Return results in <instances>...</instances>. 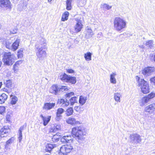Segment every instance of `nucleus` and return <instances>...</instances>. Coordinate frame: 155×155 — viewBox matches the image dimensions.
<instances>
[{
    "label": "nucleus",
    "mask_w": 155,
    "mask_h": 155,
    "mask_svg": "<svg viewBox=\"0 0 155 155\" xmlns=\"http://www.w3.org/2000/svg\"><path fill=\"white\" fill-rule=\"evenodd\" d=\"M86 130L84 126H80L73 127L72 130V134L78 141L80 143L84 140V136L86 135Z\"/></svg>",
    "instance_id": "1"
},
{
    "label": "nucleus",
    "mask_w": 155,
    "mask_h": 155,
    "mask_svg": "<svg viewBox=\"0 0 155 155\" xmlns=\"http://www.w3.org/2000/svg\"><path fill=\"white\" fill-rule=\"evenodd\" d=\"M39 44L35 45L36 55L40 60H42L46 56V53L43 49L46 48V44L44 38H41Z\"/></svg>",
    "instance_id": "2"
},
{
    "label": "nucleus",
    "mask_w": 155,
    "mask_h": 155,
    "mask_svg": "<svg viewBox=\"0 0 155 155\" xmlns=\"http://www.w3.org/2000/svg\"><path fill=\"white\" fill-rule=\"evenodd\" d=\"M114 25L115 30L120 31L126 27V21L120 17H117L114 19Z\"/></svg>",
    "instance_id": "3"
},
{
    "label": "nucleus",
    "mask_w": 155,
    "mask_h": 155,
    "mask_svg": "<svg viewBox=\"0 0 155 155\" xmlns=\"http://www.w3.org/2000/svg\"><path fill=\"white\" fill-rule=\"evenodd\" d=\"M16 59L15 56L13 54L10 52H5L3 58V61L4 63L7 65H12L14 63Z\"/></svg>",
    "instance_id": "4"
},
{
    "label": "nucleus",
    "mask_w": 155,
    "mask_h": 155,
    "mask_svg": "<svg viewBox=\"0 0 155 155\" xmlns=\"http://www.w3.org/2000/svg\"><path fill=\"white\" fill-rule=\"evenodd\" d=\"M138 86L140 87L141 91L144 94L149 92L150 88L148 82L143 79H139L138 81Z\"/></svg>",
    "instance_id": "5"
},
{
    "label": "nucleus",
    "mask_w": 155,
    "mask_h": 155,
    "mask_svg": "<svg viewBox=\"0 0 155 155\" xmlns=\"http://www.w3.org/2000/svg\"><path fill=\"white\" fill-rule=\"evenodd\" d=\"M73 147L70 144H67L62 146L60 149L59 155H67L72 150H73Z\"/></svg>",
    "instance_id": "6"
},
{
    "label": "nucleus",
    "mask_w": 155,
    "mask_h": 155,
    "mask_svg": "<svg viewBox=\"0 0 155 155\" xmlns=\"http://www.w3.org/2000/svg\"><path fill=\"white\" fill-rule=\"evenodd\" d=\"M74 93L73 92H71L68 94H66V99H59L58 103L59 104H61V105L63 107H67L69 105V102L68 100H69L70 98L72 96L74 95Z\"/></svg>",
    "instance_id": "7"
},
{
    "label": "nucleus",
    "mask_w": 155,
    "mask_h": 155,
    "mask_svg": "<svg viewBox=\"0 0 155 155\" xmlns=\"http://www.w3.org/2000/svg\"><path fill=\"white\" fill-rule=\"evenodd\" d=\"M155 96V92L151 93L148 95L144 97L140 101V103L141 106L144 105L146 104L150 101V99Z\"/></svg>",
    "instance_id": "8"
},
{
    "label": "nucleus",
    "mask_w": 155,
    "mask_h": 155,
    "mask_svg": "<svg viewBox=\"0 0 155 155\" xmlns=\"http://www.w3.org/2000/svg\"><path fill=\"white\" fill-rule=\"evenodd\" d=\"M130 138L131 142L132 143H140L141 141V139L140 136L137 134L130 135Z\"/></svg>",
    "instance_id": "9"
},
{
    "label": "nucleus",
    "mask_w": 155,
    "mask_h": 155,
    "mask_svg": "<svg viewBox=\"0 0 155 155\" xmlns=\"http://www.w3.org/2000/svg\"><path fill=\"white\" fill-rule=\"evenodd\" d=\"M75 20L76 21V23L74 26V31L75 33H77L81 31L83 28V25L81 20L76 18Z\"/></svg>",
    "instance_id": "10"
},
{
    "label": "nucleus",
    "mask_w": 155,
    "mask_h": 155,
    "mask_svg": "<svg viewBox=\"0 0 155 155\" xmlns=\"http://www.w3.org/2000/svg\"><path fill=\"white\" fill-rule=\"evenodd\" d=\"M154 67H147L145 68L143 70L142 73L145 77L150 75L154 71Z\"/></svg>",
    "instance_id": "11"
},
{
    "label": "nucleus",
    "mask_w": 155,
    "mask_h": 155,
    "mask_svg": "<svg viewBox=\"0 0 155 155\" xmlns=\"http://www.w3.org/2000/svg\"><path fill=\"white\" fill-rule=\"evenodd\" d=\"M0 7L2 8H11V2L9 0H0Z\"/></svg>",
    "instance_id": "12"
},
{
    "label": "nucleus",
    "mask_w": 155,
    "mask_h": 155,
    "mask_svg": "<svg viewBox=\"0 0 155 155\" xmlns=\"http://www.w3.org/2000/svg\"><path fill=\"white\" fill-rule=\"evenodd\" d=\"M10 132V129L7 127H5L2 128L0 130V137H4L8 134Z\"/></svg>",
    "instance_id": "13"
},
{
    "label": "nucleus",
    "mask_w": 155,
    "mask_h": 155,
    "mask_svg": "<svg viewBox=\"0 0 155 155\" xmlns=\"http://www.w3.org/2000/svg\"><path fill=\"white\" fill-rule=\"evenodd\" d=\"M49 92L54 95L58 94L59 93V86L57 84L53 85L50 88Z\"/></svg>",
    "instance_id": "14"
},
{
    "label": "nucleus",
    "mask_w": 155,
    "mask_h": 155,
    "mask_svg": "<svg viewBox=\"0 0 155 155\" xmlns=\"http://www.w3.org/2000/svg\"><path fill=\"white\" fill-rule=\"evenodd\" d=\"M145 111L150 113L155 114V104H153L146 107Z\"/></svg>",
    "instance_id": "15"
},
{
    "label": "nucleus",
    "mask_w": 155,
    "mask_h": 155,
    "mask_svg": "<svg viewBox=\"0 0 155 155\" xmlns=\"http://www.w3.org/2000/svg\"><path fill=\"white\" fill-rule=\"evenodd\" d=\"M66 122L68 124L71 125H75L80 124V123L79 121L76 120L75 118L72 117H69L66 120Z\"/></svg>",
    "instance_id": "16"
},
{
    "label": "nucleus",
    "mask_w": 155,
    "mask_h": 155,
    "mask_svg": "<svg viewBox=\"0 0 155 155\" xmlns=\"http://www.w3.org/2000/svg\"><path fill=\"white\" fill-rule=\"evenodd\" d=\"M61 142L64 143H70L72 142V137L71 136H66L63 137L61 139Z\"/></svg>",
    "instance_id": "17"
},
{
    "label": "nucleus",
    "mask_w": 155,
    "mask_h": 155,
    "mask_svg": "<svg viewBox=\"0 0 155 155\" xmlns=\"http://www.w3.org/2000/svg\"><path fill=\"white\" fill-rule=\"evenodd\" d=\"M55 103H45L43 107V109L46 110H50L53 108L55 106Z\"/></svg>",
    "instance_id": "18"
},
{
    "label": "nucleus",
    "mask_w": 155,
    "mask_h": 155,
    "mask_svg": "<svg viewBox=\"0 0 155 155\" xmlns=\"http://www.w3.org/2000/svg\"><path fill=\"white\" fill-rule=\"evenodd\" d=\"M15 140V138L12 137L6 141L5 145V151L7 150L8 149H10V148H9L8 146L12 144L14 142Z\"/></svg>",
    "instance_id": "19"
},
{
    "label": "nucleus",
    "mask_w": 155,
    "mask_h": 155,
    "mask_svg": "<svg viewBox=\"0 0 155 155\" xmlns=\"http://www.w3.org/2000/svg\"><path fill=\"white\" fill-rule=\"evenodd\" d=\"M20 42V39L19 38H17L16 41L12 45V50L14 51H15L19 46Z\"/></svg>",
    "instance_id": "20"
},
{
    "label": "nucleus",
    "mask_w": 155,
    "mask_h": 155,
    "mask_svg": "<svg viewBox=\"0 0 155 155\" xmlns=\"http://www.w3.org/2000/svg\"><path fill=\"white\" fill-rule=\"evenodd\" d=\"M117 75L116 72H113L110 75V82L113 84H115L117 82L115 78V77Z\"/></svg>",
    "instance_id": "21"
},
{
    "label": "nucleus",
    "mask_w": 155,
    "mask_h": 155,
    "mask_svg": "<svg viewBox=\"0 0 155 155\" xmlns=\"http://www.w3.org/2000/svg\"><path fill=\"white\" fill-rule=\"evenodd\" d=\"M25 127L26 126L24 125L21 127L19 129L18 132L19 136L18 137V139L19 142L20 143L21 142V141L22 139V131Z\"/></svg>",
    "instance_id": "22"
},
{
    "label": "nucleus",
    "mask_w": 155,
    "mask_h": 155,
    "mask_svg": "<svg viewBox=\"0 0 155 155\" xmlns=\"http://www.w3.org/2000/svg\"><path fill=\"white\" fill-rule=\"evenodd\" d=\"M40 117L43 120V124L44 126H46L48 124L51 118V116H48L46 117H44L42 114L40 115Z\"/></svg>",
    "instance_id": "23"
},
{
    "label": "nucleus",
    "mask_w": 155,
    "mask_h": 155,
    "mask_svg": "<svg viewBox=\"0 0 155 155\" xmlns=\"http://www.w3.org/2000/svg\"><path fill=\"white\" fill-rule=\"evenodd\" d=\"M87 99V97L81 95L79 97V103L81 105H83L85 103Z\"/></svg>",
    "instance_id": "24"
},
{
    "label": "nucleus",
    "mask_w": 155,
    "mask_h": 155,
    "mask_svg": "<svg viewBox=\"0 0 155 155\" xmlns=\"http://www.w3.org/2000/svg\"><path fill=\"white\" fill-rule=\"evenodd\" d=\"M122 94L120 93L117 92L114 94V98L115 101L117 102H120V98L121 97Z\"/></svg>",
    "instance_id": "25"
},
{
    "label": "nucleus",
    "mask_w": 155,
    "mask_h": 155,
    "mask_svg": "<svg viewBox=\"0 0 155 155\" xmlns=\"http://www.w3.org/2000/svg\"><path fill=\"white\" fill-rule=\"evenodd\" d=\"M73 0H67L66 2V9L68 10H71L72 8L71 3Z\"/></svg>",
    "instance_id": "26"
},
{
    "label": "nucleus",
    "mask_w": 155,
    "mask_h": 155,
    "mask_svg": "<svg viewBox=\"0 0 155 155\" xmlns=\"http://www.w3.org/2000/svg\"><path fill=\"white\" fill-rule=\"evenodd\" d=\"M56 147L55 144H48L46 147V150L47 151L50 152L53 148Z\"/></svg>",
    "instance_id": "27"
},
{
    "label": "nucleus",
    "mask_w": 155,
    "mask_h": 155,
    "mask_svg": "<svg viewBox=\"0 0 155 155\" xmlns=\"http://www.w3.org/2000/svg\"><path fill=\"white\" fill-rule=\"evenodd\" d=\"M7 98V96L5 93L2 94L0 95V104L4 103Z\"/></svg>",
    "instance_id": "28"
},
{
    "label": "nucleus",
    "mask_w": 155,
    "mask_h": 155,
    "mask_svg": "<svg viewBox=\"0 0 155 155\" xmlns=\"http://www.w3.org/2000/svg\"><path fill=\"white\" fill-rule=\"evenodd\" d=\"M4 83L5 84L6 87L8 88L11 89L13 87L11 80L9 79L5 81Z\"/></svg>",
    "instance_id": "29"
},
{
    "label": "nucleus",
    "mask_w": 155,
    "mask_h": 155,
    "mask_svg": "<svg viewBox=\"0 0 155 155\" xmlns=\"http://www.w3.org/2000/svg\"><path fill=\"white\" fill-rule=\"evenodd\" d=\"M69 15V12L66 11L62 15L61 17V21H65L68 19V17Z\"/></svg>",
    "instance_id": "30"
},
{
    "label": "nucleus",
    "mask_w": 155,
    "mask_h": 155,
    "mask_svg": "<svg viewBox=\"0 0 155 155\" xmlns=\"http://www.w3.org/2000/svg\"><path fill=\"white\" fill-rule=\"evenodd\" d=\"M78 98L76 97H73L69 99V101L70 102L71 105H73L75 103L78 102Z\"/></svg>",
    "instance_id": "31"
},
{
    "label": "nucleus",
    "mask_w": 155,
    "mask_h": 155,
    "mask_svg": "<svg viewBox=\"0 0 155 155\" xmlns=\"http://www.w3.org/2000/svg\"><path fill=\"white\" fill-rule=\"evenodd\" d=\"M67 82L72 84H75L76 82V78L74 77L70 76Z\"/></svg>",
    "instance_id": "32"
},
{
    "label": "nucleus",
    "mask_w": 155,
    "mask_h": 155,
    "mask_svg": "<svg viewBox=\"0 0 155 155\" xmlns=\"http://www.w3.org/2000/svg\"><path fill=\"white\" fill-rule=\"evenodd\" d=\"M11 104L14 105L18 101V98L17 97L14 95L11 96Z\"/></svg>",
    "instance_id": "33"
},
{
    "label": "nucleus",
    "mask_w": 155,
    "mask_h": 155,
    "mask_svg": "<svg viewBox=\"0 0 155 155\" xmlns=\"http://www.w3.org/2000/svg\"><path fill=\"white\" fill-rule=\"evenodd\" d=\"M69 76L70 75L68 76L66 74L64 73L63 75L60 76L61 79L62 81L67 82Z\"/></svg>",
    "instance_id": "34"
},
{
    "label": "nucleus",
    "mask_w": 155,
    "mask_h": 155,
    "mask_svg": "<svg viewBox=\"0 0 155 155\" xmlns=\"http://www.w3.org/2000/svg\"><path fill=\"white\" fill-rule=\"evenodd\" d=\"M84 57L87 61H89L91 60V54L90 52L85 54Z\"/></svg>",
    "instance_id": "35"
},
{
    "label": "nucleus",
    "mask_w": 155,
    "mask_h": 155,
    "mask_svg": "<svg viewBox=\"0 0 155 155\" xmlns=\"http://www.w3.org/2000/svg\"><path fill=\"white\" fill-rule=\"evenodd\" d=\"M60 138V135L58 134H56L54 135L52 138V141L54 142H57L58 141L59 139Z\"/></svg>",
    "instance_id": "36"
},
{
    "label": "nucleus",
    "mask_w": 155,
    "mask_h": 155,
    "mask_svg": "<svg viewBox=\"0 0 155 155\" xmlns=\"http://www.w3.org/2000/svg\"><path fill=\"white\" fill-rule=\"evenodd\" d=\"M59 92L60 91H68L69 90V88H68L66 86H59Z\"/></svg>",
    "instance_id": "37"
},
{
    "label": "nucleus",
    "mask_w": 155,
    "mask_h": 155,
    "mask_svg": "<svg viewBox=\"0 0 155 155\" xmlns=\"http://www.w3.org/2000/svg\"><path fill=\"white\" fill-rule=\"evenodd\" d=\"M101 7L104 10H109L112 8V6H110L109 5L106 4H103L101 5Z\"/></svg>",
    "instance_id": "38"
},
{
    "label": "nucleus",
    "mask_w": 155,
    "mask_h": 155,
    "mask_svg": "<svg viewBox=\"0 0 155 155\" xmlns=\"http://www.w3.org/2000/svg\"><path fill=\"white\" fill-rule=\"evenodd\" d=\"M23 48H21L18 51L17 56L18 58H21L23 57Z\"/></svg>",
    "instance_id": "39"
},
{
    "label": "nucleus",
    "mask_w": 155,
    "mask_h": 155,
    "mask_svg": "<svg viewBox=\"0 0 155 155\" xmlns=\"http://www.w3.org/2000/svg\"><path fill=\"white\" fill-rule=\"evenodd\" d=\"M73 112V108L70 107L68 109L66 110V114L68 116H70L72 115Z\"/></svg>",
    "instance_id": "40"
},
{
    "label": "nucleus",
    "mask_w": 155,
    "mask_h": 155,
    "mask_svg": "<svg viewBox=\"0 0 155 155\" xmlns=\"http://www.w3.org/2000/svg\"><path fill=\"white\" fill-rule=\"evenodd\" d=\"M6 47L9 49L12 48V45L11 43L8 41H6L5 42Z\"/></svg>",
    "instance_id": "41"
},
{
    "label": "nucleus",
    "mask_w": 155,
    "mask_h": 155,
    "mask_svg": "<svg viewBox=\"0 0 155 155\" xmlns=\"http://www.w3.org/2000/svg\"><path fill=\"white\" fill-rule=\"evenodd\" d=\"M146 45L150 48H151L153 46V41L152 40H150L147 41L146 43Z\"/></svg>",
    "instance_id": "42"
},
{
    "label": "nucleus",
    "mask_w": 155,
    "mask_h": 155,
    "mask_svg": "<svg viewBox=\"0 0 155 155\" xmlns=\"http://www.w3.org/2000/svg\"><path fill=\"white\" fill-rule=\"evenodd\" d=\"M61 129V126L60 125H57L55 126L54 127L53 130L52 129V131L50 130V132L52 131L55 132L57 130H58Z\"/></svg>",
    "instance_id": "43"
},
{
    "label": "nucleus",
    "mask_w": 155,
    "mask_h": 155,
    "mask_svg": "<svg viewBox=\"0 0 155 155\" xmlns=\"http://www.w3.org/2000/svg\"><path fill=\"white\" fill-rule=\"evenodd\" d=\"M62 116L61 114L56 113V116L55 117V120L57 121H59L61 119Z\"/></svg>",
    "instance_id": "44"
},
{
    "label": "nucleus",
    "mask_w": 155,
    "mask_h": 155,
    "mask_svg": "<svg viewBox=\"0 0 155 155\" xmlns=\"http://www.w3.org/2000/svg\"><path fill=\"white\" fill-rule=\"evenodd\" d=\"M74 109L76 111L80 112L82 111L81 110V107L80 106H76L74 107Z\"/></svg>",
    "instance_id": "45"
},
{
    "label": "nucleus",
    "mask_w": 155,
    "mask_h": 155,
    "mask_svg": "<svg viewBox=\"0 0 155 155\" xmlns=\"http://www.w3.org/2000/svg\"><path fill=\"white\" fill-rule=\"evenodd\" d=\"M22 62L21 61H19L15 63V64L13 66V68L15 71H17V68H16V66L17 64H19Z\"/></svg>",
    "instance_id": "46"
},
{
    "label": "nucleus",
    "mask_w": 155,
    "mask_h": 155,
    "mask_svg": "<svg viewBox=\"0 0 155 155\" xmlns=\"http://www.w3.org/2000/svg\"><path fill=\"white\" fill-rule=\"evenodd\" d=\"M22 8H18V9L20 11H22L23 10H26L27 8V5L24 4L21 5Z\"/></svg>",
    "instance_id": "47"
},
{
    "label": "nucleus",
    "mask_w": 155,
    "mask_h": 155,
    "mask_svg": "<svg viewBox=\"0 0 155 155\" xmlns=\"http://www.w3.org/2000/svg\"><path fill=\"white\" fill-rule=\"evenodd\" d=\"M64 111V109L62 108H59L57 109L56 113L61 115Z\"/></svg>",
    "instance_id": "48"
},
{
    "label": "nucleus",
    "mask_w": 155,
    "mask_h": 155,
    "mask_svg": "<svg viewBox=\"0 0 155 155\" xmlns=\"http://www.w3.org/2000/svg\"><path fill=\"white\" fill-rule=\"evenodd\" d=\"M87 0H81L80 1V5L81 6H84L86 4Z\"/></svg>",
    "instance_id": "49"
},
{
    "label": "nucleus",
    "mask_w": 155,
    "mask_h": 155,
    "mask_svg": "<svg viewBox=\"0 0 155 155\" xmlns=\"http://www.w3.org/2000/svg\"><path fill=\"white\" fill-rule=\"evenodd\" d=\"M87 32L88 34L91 35V36H92L94 35L92 31L90 28H88L87 29Z\"/></svg>",
    "instance_id": "50"
},
{
    "label": "nucleus",
    "mask_w": 155,
    "mask_h": 155,
    "mask_svg": "<svg viewBox=\"0 0 155 155\" xmlns=\"http://www.w3.org/2000/svg\"><path fill=\"white\" fill-rule=\"evenodd\" d=\"M5 110V108L4 107H0V114H2Z\"/></svg>",
    "instance_id": "51"
},
{
    "label": "nucleus",
    "mask_w": 155,
    "mask_h": 155,
    "mask_svg": "<svg viewBox=\"0 0 155 155\" xmlns=\"http://www.w3.org/2000/svg\"><path fill=\"white\" fill-rule=\"evenodd\" d=\"M67 72L69 73L72 74L74 73V71L72 69H67Z\"/></svg>",
    "instance_id": "52"
},
{
    "label": "nucleus",
    "mask_w": 155,
    "mask_h": 155,
    "mask_svg": "<svg viewBox=\"0 0 155 155\" xmlns=\"http://www.w3.org/2000/svg\"><path fill=\"white\" fill-rule=\"evenodd\" d=\"M103 36V35L101 32H99L98 33L97 36V37L99 38H100Z\"/></svg>",
    "instance_id": "53"
},
{
    "label": "nucleus",
    "mask_w": 155,
    "mask_h": 155,
    "mask_svg": "<svg viewBox=\"0 0 155 155\" xmlns=\"http://www.w3.org/2000/svg\"><path fill=\"white\" fill-rule=\"evenodd\" d=\"M150 81L151 82L155 84V77L151 78L150 79Z\"/></svg>",
    "instance_id": "54"
},
{
    "label": "nucleus",
    "mask_w": 155,
    "mask_h": 155,
    "mask_svg": "<svg viewBox=\"0 0 155 155\" xmlns=\"http://www.w3.org/2000/svg\"><path fill=\"white\" fill-rule=\"evenodd\" d=\"M6 119L7 120L9 121L10 119V116L9 115H7L6 117Z\"/></svg>",
    "instance_id": "55"
},
{
    "label": "nucleus",
    "mask_w": 155,
    "mask_h": 155,
    "mask_svg": "<svg viewBox=\"0 0 155 155\" xmlns=\"http://www.w3.org/2000/svg\"><path fill=\"white\" fill-rule=\"evenodd\" d=\"M4 91H5L6 92H8V93H9V91H8V89H5V88L4 89Z\"/></svg>",
    "instance_id": "56"
},
{
    "label": "nucleus",
    "mask_w": 155,
    "mask_h": 155,
    "mask_svg": "<svg viewBox=\"0 0 155 155\" xmlns=\"http://www.w3.org/2000/svg\"><path fill=\"white\" fill-rule=\"evenodd\" d=\"M53 0H48V3H50L51 4V1H52Z\"/></svg>",
    "instance_id": "57"
},
{
    "label": "nucleus",
    "mask_w": 155,
    "mask_h": 155,
    "mask_svg": "<svg viewBox=\"0 0 155 155\" xmlns=\"http://www.w3.org/2000/svg\"><path fill=\"white\" fill-rule=\"evenodd\" d=\"M16 31H17L15 30V31H13V32L11 31V33H12L14 34V33H16Z\"/></svg>",
    "instance_id": "58"
},
{
    "label": "nucleus",
    "mask_w": 155,
    "mask_h": 155,
    "mask_svg": "<svg viewBox=\"0 0 155 155\" xmlns=\"http://www.w3.org/2000/svg\"><path fill=\"white\" fill-rule=\"evenodd\" d=\"M153 59L154 61H155V54L154 55Z\"/></svg>",
    "instance_id": "59"
},
{
    "label": "nucleus",
    "mask_w": 155,
    "mask_h": 155,
    "mask_svg": "<svg viewBox=\"0 0 155 155\" xmlns=\"http://www.w3.org/2000/svg\"><path fill=\"white\" fill-rule=\"evenodd\" d=\"M2 64V63L1 62H0V66H1Z\"/></svg>",
    "instance_id": "60"
},
{
    "label": "nucleus",
    "mask_w": 155,
    "mask_h": 155,
    "mask_svg": "<svg viewBox=\"0 0 155 155\" xmlns=\"http://www.w3.org/2000/svg\"><path fill=\"white\" fill-rule=\"evenodd\" d=\"M44 155H50L48 154H45Z\"/></svg>",
    "instance_id": "61"
},
{
    "label": "nucleus",
    "mask_w": 155,
    "mask_h": 155,
    "mask_svg": "<svg viewBox=\"0 0 155 155\" xmlns=\"http://www.w3.org/2000/svg\"><path fill=\"white\" fill-rule=\"evenodd\" d=\"M20 6H21V5H19L18 6V7H20Z\"/></svg>",
    "instance_id": "62"
}]
</instances>
